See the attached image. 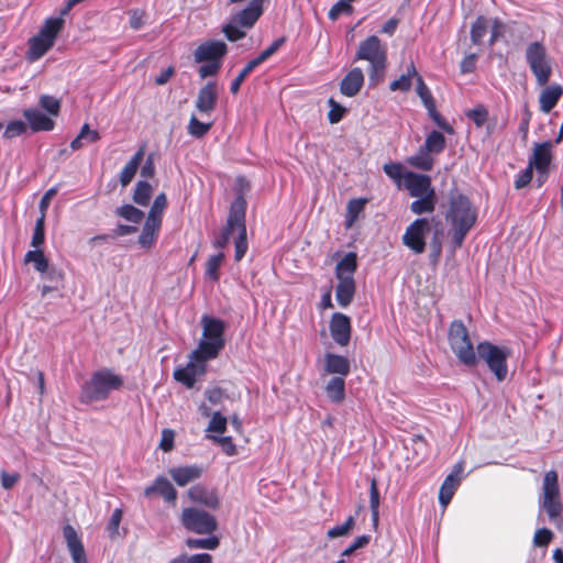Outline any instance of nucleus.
<instances>
[{
  "instance_id": "nucleus-4",
  "label": "nucleus",
  "mask_w": 563,
  "mask_h": 563,
  "mask_svg": "<svg viewBox=\"0 0 563 563\" xmlns=\"http://www.w3.org/2000/svg\"><path fill=\"white\" fill-rule=\"evenodd\" d=\"M356 59L369 63L368 77L372 84L377 85L383 80L387 66V53L378 36L371 35L360 43Z\"/></svg>"
},
{
  "instance_id": "nucleus-47",
  "label": "nucleus",
  "mask_w": 563,
  "mask_h": 563,
  "mask_svg": "<svg viewBox=\"0 0 563 563\" xmlns=\"http://www.w3.org/2000/svg\"><path fill=\"white\" fill-rule=\"evenodd\" d=\"M167 207V198H166V195L165 194H159L148 213H147V218H151V219H154V220H161V222L163 221V212L165 210V208Z\"/></svg>"
},
{
  "instance_id": "nucleus-52",
  "label": "nucleus",
  "mask_w": 563,
  "mask_h": 563,
  "mask_svg": "<svg viewBox=\"0 0 563 563\" xmlns=\"http://www.w3.org/2000/svg\"><path fill=\"white\" fill-rule=\"evenodd\" d=\"M211 123L200 122L195 115L189 120L188 133L197 139L202 137L211 128Z\"/></svg>"
},
{
  "instance_id": "nucleus-46",
  "label": "nucleus",
  "mask_w": 563,
  "mask_h": 563,
  "mask_svg": "<svg viewBox=\"0 0 563 563\" xmlns=\"http://www.w3.org/2000/svg\"><path fill=\"white\" fill-rule=\"evenodd\" d=\"M219 538L211 536L206 539L189 538L186 540V544L189 549H207L214 550L219 547Z\"/></svg>"
},
{
  "instance_id": "nucleus-43",
  "label": "nucleus",
  "mask_w": 563,
  "mask_h": 563,
  "mask_svg": "<svg viewBox=\"0 0 563 563\" xmlns=\"http://www.w3.org/2000/svg\"><path fill=\"white\" fill-rule=\"evenodd\" d=\"M366 203V199H352L347 203V214L345 225L346 228H351L358 214L363 211Z\"/></svg>"
},
{
  "instance_id": "nucleus-26",
  "label": "nucleus",
  "mask_w": 563,
  "mask_h": 563,
  "mask_svg": "<svg viewBox=\"0 0 563 563\" xmlns=\"http://www.w3.org/2000/svg\"><path fill=\"white\" fill-rule=\"evenodd\" d=\"M336 279H338V285L335 288V298H336L338 303L341 307L345 308L352 302V300L354 298V294H355V289H356L355 280H354V277H344V278H336Z\"/></svg>"
},
{
  "instance_id": "nucleus-32",
  "label": "nucleus",
  "mask_w": 563,
  "mask_h": 563,
  "mask_svg": "<svg viewBox=\"0 0 563 563\" xmlns=\"http://www.w3.org/2000/svg\"><path fill=\"white\" fill-rule=\"evenodd\" d=\"M143 156H144V152L141 148L125 164V166L123 167V169L121 170V174H120V183H121L122 187H126L132 181V179L134 178V176L137 172V168H139L141 162L143 159Z\"/></svg>"
},
{
  "instance_id": "nucleus-14",
  "label": "nucleus",
  "mask_w": 563,
  "mask_h": 563,
  "mask_svg": "<svg viewBox=\"0 0 563 563\" xmlns=\"http://www.w3.org/2000/svg\"><path fill=\"white\" fill-rule=\"evenodd\" d=\"M402 185L409 191V195L416 198L435 192L431 186V177L424 174L406 172Z\"/></svg>"
},
{
  "instance_id": "nucleus-45",
  "label": "nucleus",
  "mask_w": 563,
  "mask_h": 563,
  "mask_svg": "<svg viewBox=\"0 0 563 563\" xmlns=\"http://www.w3.org/2000/svg\"><path fill=\"white\" fill-rule=\"evenodd\" d=\"M115 213L119 217L125 219L126 221H130L133 223L141 222V220L144 217L143 211H141L140 209H137L136 207H134L132 205H123V206L119 207L117 209Z\"/></svg>"
},
{
  "instance_id": "nucleus-12",
  "label": "nucleus",
  "mask_w": 563,
  "mask_h": 563,
  "mask_svg": "<svg viewBox=\"0 0 563 563\" xmlns=\"http://www.w3.org/2000/svg\"><path fill=\"white\" fill-rule=\"evenodd\" d=\"M207 360L194 356V351L189 355V362L185 367H179L174 371V378L186 385L188 388H192L198 376L206 373Z\"/></svg>"
},
{
  "instance_id": "nucleus-29",
  "label": "nucleus",
  "mask_w": 563,
  "mask_h": 563,
  "mask_svg": "<svg viewBox=\"0 0 563 563\" xmlns=\"http://www.w3.org/2000/svg\"><path fill=\"white\" fill-rule=\"evenodd\" d=\"M244 218H245L244 203L242 200L238 199L231 206L230 214L228 218V223L224 229H227L231 232L236 231L238 234L242 233V229H246L245 223H244Z\"/></svg>"
},
{
  "instance_id": "nucleus-44",
  "label": "nucleus",
  "mask_w": 563,
  "mask_h": 563,
  "mask_svg": "<svg viewBox=\"0 0 563 563\" xmlns=\"http://www.w3.org/2000/svg\"><path fill=\"white\" fill-rule=\"evenodd\" d=\"M487 32V21L484 16H478L471 29V41L474 45H479L483 42Z\"/></svg>"
},
{
  "instance_id": "nucleus-21",
  "label": "nucleus",
  "mask_w": 563,
  "mask_h": 563,
  "mask_svg": "<svg viewBox=\"0 0 563 563\" xmlns=\"http://www.w3.org/2000/svg\"><path fill=\"white\" fill-rule=\"evenodd\" d=\"M157 494L167 503H175L177 498V490L173 484L164 476L157 477L154 483L144 489V495L151 497Z\"/></svg>"
},
{
  "instance_id": "nucleus-49",
  "label": "nucleus",
  "mask_w": 563,
  "mask_h": 563,
  "mask_svg": "<svg viewBox=\"0 0 563 563\" xmlns=\"http://www.w3.org/2000/svg\"><path fill=\"white\" fill-rule=\"evenodd\" d=\"M355 526L354 517L350 516L342 525H338L328 530L327 536L330 539H335L339 537H344L350 533V531Z\"/></svg>"
},
{
  "instance_id": "nucleus-62",
  "label": "nucleus",
  "mask_w": 563,
  "mask_h": 563,
  "mask_svg": "<svg viewBox=\"0 0 563 563\" xmlns=\"http://www.w3.org/2000/svg\"><path fill=\"white\" fill-rule=\"evenodd\" d=\"M553 538L551 530L547 528L538 529L533 537V543L536 547H547Z\"/></svg>"
},
{
  "instance_id": "nucleus-13",
  "label": "nucleus",
  "mask_w": 563,
  "mask_h": 563,
  "mask_svg": "<svg viewBox=\"0 0 563 563\" xmlns=\"http://www.w3.org/2000/svg\"><path fill=\"white\" fill-rule=\"evenodd\" d=\"M228 52L223 41H207L201 43L194 52L196 63L221 62Z\"/></svg>"
},
{
  "instance_id": "nucleus-58",
  "label": "nucleus",
  "mask_w": 563,
  "mask_h": 563,
  "mask_svg": "<svg viewBox=\"0 0 563 563\" xmlns=\"http://www.w3.org/2000/svg\"><path fill=\"white\" fill-rule=\"evenodd\" d=\"M352 0H340L329 11V18L331 20L338 19L343 13L352 12Z\"/></svg>"
},
{
  "instance_id": "nucleus-25",
  "label": "nucleus",
  "mask_w": 563,
  "mask_h": 563,
  "mask_svg": "<svg viewBox=\"0 0 563 563\" xmlns=\"http://www.w3.org/2000/svg\"><path fill=\"white\" fill-rule=\"evenodd\" d=\"M161 227V220H154L146 217L142 232L137 240L139 245L142 249H151L158 238Z\"/></svg>"
},
{
  "instance_id": "nucleus-37",
  "label": "nucleus",
  "mask_w": 563,
  "mask_h": 563,
  "mask_svg": "<svg viewBox=\"0 0 563 563\" xmlns=\"http://www.w3.org/2000/svg\"><path fill=\"white\" fill-rule=\"evenodd\" d=\"M415 201L410 205V210L415 214H423L431 213L435 209L437 196L434 194H429L426 196L417 197Z\"/></svg>"
},
{
  "instance_id": "nucleus-54",
  "label": "nucleus",
  "mask_w": 563,
  "mask_h": 563,
  "mask_svg": "<svg viewBox=\"0 0 563 563\" xmlns=\"http://www.w3.org/2000/svg\"><path fill=\"white\" fill-rule=\"evenodd\" d=\"M123 511L121 508H117L112 511V515L110 517V520L107 526V530L109 532V537L111 539H115L120 536L119 527L120 522L122 520Z\"/></svg>"
},
{
  "instance_id": "nucleus-55",
  "label": "nucleus",
  "mask_w": 563,
  "mask_h": 563,
  "mask_svg": "<svg viewBox=\"0 0 563 563\" xmlns=\"http://www.w3.org/2000/svg\"><path fill=\"white\" fill-rule=\"evenodd\" d=\"M240 27L241 24L231 18L230 22L223 27V33L229 41L235 42L245 36V31H242Z\"/></svg>"
},
{
  "instance_id": "nucleus-5",
  "label": "nucleus",
  "mask_w": 563,
  "mask_h": 563,
  "mask_svg": "<svg viewBox=\"0 0 563 563\" xmlns=\"http://www.w3.org/2000/svg\"><path fill=\"white\" fill-rule=\"evenodd\" d=\"M449 344L459 360L465 366L473 367L477 364V356L471 341L468 330L461 320H454L449 328Z\"/></svg>"
},
{
  "instance_id": "nucleus-1",
  "label": "nucleus",
  "mask_w": 563,
  "mask_h": 563,
  "mask_svg": "<svg viewBox=\"0 0 563 563\" xmlns=\"http://www.w3.org/2000/svg\"><path fill=\"white\" fill-rule=\"evenodd\" d=\"M445 220L451 227L452 243L461 247L477 220V210L470 199L460 192H451Z\"/></svg>"
},
{
  "instance_id": "nucleus-9",
  "label": "nucleus",
  "mask_w": 563,
  "mask_h": 563,
  "mask_svg": "<svg viewBox=\"0 0 563 563\" xmlns=\"http://www.w3.org/2000/svg\"><path fill=\"white\" fill-rule=\"evenodd\" d=\"M180 522L186 530L197 534H212L218 528L213 515L196 507L183 509Z\"/></svg>"
},
{
  "instance_id": "nucleus-20",
  "label": "nucleus",
  "mask_w": 563,
  "mask_h": 563,
  "mask_svg": "<svg viewBox=\"0 0 563 563\" xmlns=\"http://www.w3.org/2000/svg\"><path fill=\"white\" fill-rule=\"evenodd\" d=\"M217 85L216 82H208L205 85L198 93L196 100V108L202 113H211L217 104Z\"/></svg>"
},
{
  "instance_id": "nucleus-38",
  "label": "nucleus",
  "mask_w": 563,
  "mask_h": 563,
  "mask_svg": "<svg viewBox=\"0 0 563 563\" xmlns=\"http://www.w3.org/2000/svg\"><path fill=\"white\" fill-rule=\"evenodd\" d=\"M64 16L59 13L57 18H48L45 20L43 26L40 30V34L44 37H48L53 42H55L58 33L62 31L64 26Z\"/></svg>"
},
{
  "instance_id": "nucleus-53",
  "label": "nucleus",
  "mask_w": 563,
  "mask_h": 563,
  "mask_svg": "<svg viewBox=\"0 0 563 563\" xmlns=\"http://www.w3.org/2000/svg\"><path fill=\"white\" fill-rule=\"evenodd\" d=\"M207 438H209L213 442L218 443L221 446L222 451L228 456H233L236 454V446L233 443L231 437H220V435H214V434H208Z\"/></svg>"
},
{
  "instance_id": "nucleus-28",
  "label": "nucleus",
  "mask_w": 563,
  "mask_h": 563,
  "mask_svg": "<svg viewBox=\"0 0 563 563\" xmlns=\"http://www.w3.org/2000/svg\"><path fill=\"white\" fill-rule=\"evenodd\" d=\"M25 263H32L34 269L43 274L48 279H54L56 275L55 269H49L48 260L44 255L42 250L27 251L24 256Z\"/></svg>"
},
{
  "instance_id": "nucleus-60",
  "label": "nucleus",
  "mask_w": 563,
  "mask_h": 563,
  "mask_svg": "<svg viewBox=\"0 0 563 563\" xmlns=\"http://www.w3.org/2000/svg\"><path fill=\"white\" fill-rule=\"evenodd\" d=\"M284 43L285 37L275 40L266 49H264L257 57H255V59L258 60L260 64L264 63L271 56H273Z\"/></svg>"
},
{
  "instance_id": "nucleus-42",
  "label": "nucleus",
  "mask_w": 563,
  "mask_h": 563,
  "mask_svg": "<svg viewBox=\"0 0 563 563\" xmlns=\"http://www.w3.org/2000/svg\"><path fill=\"white\" fill-rule=\"evenodd\" d=\"M228 419L221 412L212 413L206 431L211 434H222L227 430Z\"/></svg>"
},
{
  "instance_id": "nucleus-34",
  "label": "nucleus",
  "mask_w": 563,
  "mask_h": 563,
  "mask_svg": "<svg viewBox=\"0 0 563 563\" xmlns=\"http://www.w3.org/2000/svg\"><path fill=\"white\" fill-rule=\"evenodd\" d=\"M357 268V256L354 252H349L344 257L336 264L335 277H353Z\"/></svg>"
},
{
  "instance_id": "nucleus-57",
  "label": "nucleus",
  "mask_w": 563,
  "mask_h": 563,
  "mask_svg": "<svg viewBox=\"0 0 563 563\" xmlns=\"http://www.w3.org/2000/svg\"><path fill=\"white\" fill-rule=\"evenodd\" d=\"M235 255L234 258L236 262L241 261L247 251V239H246V229H242V233H239L235 241Z\"/></svg>"
},
{
  "instance_id": "nucleus-8",
  "label": "nucleus",
  "mask_w": 563,
  "mask_h": 563,
  "mask_svg": "<svg viewBox=\"0 0 563 563\" xmlns=\"http://www.w3.org/2000/svg\"><path fill=\"white\" fill-rule=\"evenodd\" d=\"M539 504L551 520L555 521L561 517L563 506L560 498L558 473L555 471L551 470L544 474Z\"/></svg>"
},
{
  "instance_id": "nucleus-35",
  "label": "nucleus",
  "mask_w": 563,
  "mask_h": 563,
  "mask_svg": "<svg viewBox=\"0 0 563 563\" xmlns=\"http://www.w3.org/2000/svg\"><path fill=\"white\" fill-rule=\"evenodd\" d=\"M325 393L333 402H341L345 398V380L343 377H332L327 383Z\"/></svg>"
},
{
  "instance_id": "nucleus-51",
  "label": "nucleus",
  "mask_w": 563,
  "mask_h": 563,
  "mask_svg": "<svg viewBox=\"0 0 563 563\" xmlns=\"http://www.w3.org/2000/svg\"><path fill=\"white\" fill-rule=\"evenodd\" d=\"M369 507H371V511H372L373 521L377 522L378 508H379V492H378L377 482L375 478L371 479Z\"/></svg>"
},
{
  "instance_id": "nucleus-59",
  "label": "nucleus",
  "mask_w": 563,
  "mask_h": 563,
  "mask_svg": "<svg viewBox=\"0 0 563 563\" xmlns=\"http://www.w3.org/2000/svg\"><path fill=\"white\" fill-rule=\"evenodd\" d=\"M25 131H26V124L24 122L19 121V120L11 121L8 123V125L5 128L4 136L7 139H12V137L23 134Z\"/></svg>"
},
{
  "instance_id": "nucleus-30",
  "label": "nucleus",
  "mask_w": 563,
  "mask_h": 563,
  "mask_svg": "<svg viewBox=\"0 0 563 563\" xmlns=\"http://www.w3.org/2000/svg\"><path fill=\"white\" fill-rule=\"evenodd\" d=\"M563 95V88L560 85H552L544 88L539 97L540 110L549 113L558 103Z\"/></svg>"
},
{
  "instance_id": "nucleus-27",
  "label": "nucleus",
  "mask_w": 563,
  "mask_h": 563,
  "mask_svg": "<svg viewBox=\"0 0 563 563\" xmlns=\"http://www.w3.org/2000/svg\"><path fill=\"white\" fill-rule=\"evenodd\" d=\"M188 496L192 501L200 503L208 508L217 509L219 507V497L216 492L209 490L201 485L190 487Z\"/></svg>"
},
{
  "instance_id": "nucleus-33",
  "label": "nucleus",
  "mask_w": 563,
  "mask_h": 563,
  "mask_svg": "<svg viewBox=\"0 0 563 563\" xmlns=\"http://www.w3.org/2000/svg\"><path fill=\"white\" fill-rule=\"evenodd\" d=\"M419 74L413 65V63H410L407 66L406 73L402 74L398 79L391 81L389 84V89L391 91H404L407 92L411 89L412 86V79L418 78Z\"/></svg>"
},
{
  "instance_id": "nucleus-15",
  "label": "nucleus",
  "mask_w": 563,
  "mask_h": 563,
  "mask_svg": "<svg viewBox=\"0 0 563 563\" xmlns=\"http://www.w3.org/2000/svg\"><path fill=\"white\" fill-rule=\"evenodd\" d=\"M330 333L334 342L341 346H346L351 339V320L341 312L332 314L330 320Z\"/></svg>"
},
{
  "instance_id": "nucleus-2",
  "label": "nucleus",
  "mask_w": 563,
  "mask_h": 563,
  "mask_svg": "<svg viewBox=\"0 0 563 563\" xmlns=\"http://www.w3.org/2000/svg\"><path fill=\"white\" fill-rule=\"evenodd\" d=\"M201 339L194 350V356L211 361L219 356L225 346L224 332L227 324L223 320L203 314L200 320Z\"/></svg>"
},
{
  "instance_id": "nucleus-19",
  "label": "nucleus",
  "mask_w": 563,
  "mask_h": 563,
  "mask_svg": "<svg viewBox=\"0 0 563 563\" xmlns=\"http://www.w3.org/2000/svg\"><path fill=\"white\" fill-rule=\"evenodd\" d=\"M263 13V0H251L249 5L232 16L242 27L250 29Z\"/></svg>"
},
{
  "instance_id": "nucleus-3",
  "label": "nucleus",
  "mask_w": 563,
  "mask_h": 563,
  "mask_svg": "<svg viewBox=\"0 0 563 563\" xmlns=\"http://www.w3.org/2000/svg\"><path fill=\"white\" fill-rule=\"evenodd\" d=\"M123 383V377L110 368L97 371L81 386L80 401L82 404H91L106 400L112 391L119 390Z\"/></svg>"
},
{
  "instance_id": "nucleus-24",
  "label": "nucleus",
  "mask_w": 563,
  "mask_h": 563,
  "mask_svg": "<svg viewBox=\"0 0 563 563\" xmlns=\"http://www.w3.org/2000/svg\"><path fill=\"white\" fill-rule=\"evenodd\" d=\"M168 473L178 486H186L201 476L202 468L198 465H187L173 467Z\"/></svg>"
},
{
  "instance_id": "nucleus-56",
  "label": "nucleus",
  "mask_w": 563,
  "mask_h": 563,
  "mask_svg": "<svg viewBox=\"0 0 563 563\" xmlns=\"http://www.w3.org/2000/svg\"><path fill=\"white\" fill-rule=\"evenodd\" d=\"M328 103L330 106V111L328 113L329 122L332 124L339 123L343 119L346 109L338 103L333 98H330Z\"/></svg>"
},
{
  "instance_id": "nucleus-61",
  "label": "nucleus",
  "mask_w": 563,
  "mask_h": 563,
  "mask_svg": "<svg viewBox=\"0 0 563 563\" xmlns=\"http://www.w3.org/2000/svg\"><path fill=\"white\" fill-rule=\"evenodd\" d=\"M467 117L475 123L476 126L481 128L485 124L488 118V112L484 107H477L467 112Z\"/></svg>"
},
{
  "instance_id": "nucleus-22",
  "label": "nucleus",
  "mask_w": 563,
  "mask_h": 563,
  "mask_svg": "<svg viewBox=\"0 0 563 563\" xmlns=\"http://www.w3.org/2000/svg\"><path fill=\"white\" fill-rule=\"evenodd\" d=\"M350 361L342 355L334 353H327L324 355V372L328 374L338 375L336 377H345L350 374Z\"/></svg>"
},
{
  "instance_id": "nucleus-48",
  "label": "nucleus",
  "mask_w": 563,
  "mask_h": 563,
  "mask_svg": "<svg viewBox=\"0 0 563 563\" xmlns=\"http://www.w3.org/2000/svg\"><path fill=\"white\" fill-rule=\"evenodd\" d=\"M223 257H224L223 253H219L216 255H211L208 258L207 264H206V275L210 279H212V280L219 279L218 271L222 265Z\"/></svg>"
},
{
  "instance_id": "nucleus-23",
  "label": "nucleus",
  "mask_w": 563,
  "mask_h": 563,
  "mask_svg": "<svg viewBox=\"0 0 563 563\" xmlns=\"http://www.w3.org/2000/svg\"><path fill=\"white\" fill-rule=\"evenodd\" d=\"M23 115L34 132L52 131L55 126L53 119L42 113L38 109L30 108L23 111Z\"/></svg>"
},
{
  "instance_id": "nucleus-17",
  "label": "nucleus",
  "mask_w": 563,
  "mask_h": 563,
  "mask_svg": "<svg viewBox=\"0 0 563 563\" xmlns=\"http://www.w3.org/2000/svg\"><path fill=\"white\" fill-rule=\"evenodd\" d=\"M63 532L74 563H88L84 545L76 530L70 525H67L64 527Z\"/></svg>"
},
{
  "instance_id": "nucleus-11",
  "label": "nucleus",
  "mask_w": 563,
  "mask_h": 563,
  "mask_svg": "<svg viewBox=\"0 0 563 563\" xmlns=\"http://www.w3.org/2000/svg\"><path fill=\"white\" fill-rule=\"evenodd\" d=\"M552 150L553 144L550 141L536 143L533 146V153L528 164L537 170L539 185H542L548 177L549 166L552 162Z\"/></svg>"
},
{
  "instance_id": "nucleus-36",
  "label": "nucleus",
  "mask_w": 563,
  "mask_h": 563,
  "mask_svg": "<svg viewBox=\"0 0 563 563\" xmlns=\"http://www.w3.org/2000/svg\"><path fill=\"white\" fill-rule=\"evenodd\" d=\"M431 154L432 153L421 146L417 154L408 157L407 162L415 168L429 172L432 169L434 164V159L431 157Z\"/></svg>"
},
{
  "instance_id": "nucleus-64",
  "label": "nucleus",
  "mask_w": 563,
  "mask_h": 563,
  "mask_svg": "<svg viewBox=\"0 0 563 563\" xmlns=\"http://www.w3.org/2000/svg\"><path fill=\"white\" fill-rule=\"evenodd\" d=\"M385 174L391 179L400 183L404 180L402 166L399 163H388L384 165Z\"/></svg>"
},
{
  "instance_id": "nucleus-16",
  "label": "nucleus",
  "mask_w": 563,
  "mask_h": 563,
  "mask_svg": "<svg viewBox=\"0 0 563 563\" xmlns=\"http://www.w3.org/2000/svg\"><path fill=\"white\" fill-rule=\"evenodd\" d=\"M462 471L463 463L460 462L454 466V471L443 481L439 492V503L443 508L450 504L456 488L459 487L461 481L459 474Z\"/></svg>"
},
{
  "instance_id": "nucleus-6",
  "label": "nucleus",
  "mask_w": 563,
  "mask_h": 563,
  "mask_svg": "<svg viewBox=\"0 0 563 563\" xmlns=\"http://www.w3.org/2000/svg\"><path fill=\"white\" fill-rule=\"evenodd\" d=\"M526 63L539 86H545L552 75V58L542 42L528 44L525 52Z\"/></svg>"
},
{
  "instance_id": "nucleus-50",
  "label": "nucleus",
  "mask_w": 563,
  "mask_h": 563,
  "mask_svg": "<svg viewBox=\"0 0 563 563\" xmlns=\"http://www.w3.org/2000/svg\"><path fill=\"white\" fill-rule=\"evenodd\" d=\"M40 106L52 117H57L60 110V102L53 96L42 95Z\"/></svg>"
},
{
  "instance_id": "nucleus-40",
  "label": "nucleus",
  "mask_w": 563,
  "mask_h": 563,
  "mask_svg": "<svg viewBox=\"0 0 563 563\" xmlns=\"http://www.w3.org/2000/svg\"><path fill=\"white\" fill-rule=\"evenodd\" d=\"M152 191V186L144 180L137 181L133 192V201L140 206H147Z\"/></svg>"
},
{
  "instance_id": "nucleus-31",
  "label": "nucleus",
  "mask_w": 563,
  "mask_h": 563,
  "mask_svg": "<svg viewBox=\"0 0 563 563\" xmlns=\"http://www.w3.org/2000/svg\"><path fill=\"white\" fill-rule=\"evenodd\" d=\"M53 45L54 42L52 40L37 33V35L30 40L27 53L29 58L31 60L40 59Z\"/></svg>"
},
{
  "instance_id": "nucleus-7",
  "label": "nucleus",
  "mask_w": 563,
  "mask_h": 563,
  "mask_svg": "<svg viewBox=\"0 0 563 563\" xmlns=\"http://www.w3.org/2000/svg\"><path fill=\"white\" fill-rule=\"evenodd\" d=\"M475 352L477 361L485 362L498 382L506 379L508 374L507 358L510 355L509 349L484 341L477 344Z\"/></svg>"
},
{
  "instance_id": "nucleus-18",
  "label": "nucleus",
  "mask_w": 563,
  "mask_h": 563,
  "mask_svg": "<svg viewBox=\"0 0 563 563\" xmlns=\"http://www.w3.org/2000/svg\"><path fill=\"white\" fill-rule=\"evenodd\" d=\"M364 85V74L360 67L352 68L341 80L340 91L346 97L356 96Z\"/></svg>"
},
{
  "instance_id": "nucleus-10",
  "label": "nucleus",
  "mask_w": 563,
  "mask_h": 563,
  "mask_svg": "<svg viewBox=\"0 0 563 563\" xmlns=\"http://www.w3.org/2000/svg\"><path fill=\"white\" fill-rule=\"evenodd\" d=\"M430 231V223L426 218L416 219L405 231L402 243L416 254L426 250V235Z\"/></svg>"
},
{
  "instance_id": "nucleus-39",
  "label": "nucleus",
  "mask_w": 563,
  "mask_h": 563,
  "mask_svg": "<svg viewBox=\"0 0 563 563\" xmlns=\"http://www.w3.org/2000/svg\"><path fill=\"white\" fill-rule=\"evenodd\" d=\"M445 144L444 135L433 130L427 135L422 146L432 154H440L445 148Z\"/></svg>"
},
{
  "instance_id": "nucleus-63",
  "label": "nucleus",
  "mask_w": 563,
  "mask_h": 563,
  "mask_svg": "<svg viewBox=\"0 0 563 563\" xmlns=\"http://www.w3.org/2000/svg\"><path fill=\"white\" fill-rule=\"evenodd\" d=\"M79 139L84 140V144L96 143L100 140V134L96 130H91L89 124L85 123L79 132Z\"/></svg>"
},
{
  "instance_id": "nucleus-41",
  "label": "nucleus",
  "mask_w": 563,
  "mask_h": 563,
  "mask_svg": "<svg viewBox=\"0 0 563 563\" xmlns=\"http://www.w3.org/2000/svg\"><path fill=\"white\" fill-rule=\"evenodd\" d=\"M261 64L255 58L251 59L244 68L239 73V75L235 77V79L231 82L230 91L232 93H238V91L241 88L242 82L245 80V78Z\"/></svg>"
}]
</instances>
